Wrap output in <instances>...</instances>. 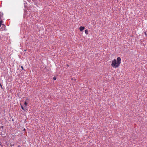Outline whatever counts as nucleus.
<instances>
[{
	"label": "nucleus",
	"mask_w": 147,
	"mask_h": 147,
	"mask_svg": "<svg viewBox=\"0 0 147 147\" xmlns=\"http://www.w3.org/2000/svg\"><path fill=\"white\" fill-rule=\"evenodd\" d=\"M121 63V59L120 57L117 58V61L115 59L113 60L112 62L111 65L114 68L119 67Z\"/></svg>",
	"instance_id": "1"
},
{
	"label": "nucleus",
	"mask_w": 147,
	"mask_h": 147,
	"mask_svg": "<svg viewBox=\"0 0 147 147\" xmlns=\"http://www.w3.org/2000/svg\"><path fill=\"white\" fill-rule=\"evenodd\" d=\"M84 28H85L84 27L80 26V31H83L84 29Z\"/></svg>",
	"instance_id": "2"
},
{
	"label": "nucleus",
	"mask_w": 147,
	"mask_h": 147,
	"mask_svg": "<svg viewBox=\"0 0 147 147\" xmlns=\"http://www.w3.org/2000/svg\"><path fill=\"white\" fill-rule=\"evenodd\" d=\"M3 13H2L1 12V13H0V17L1 18L2 17H3Z\"/></svg>",
	"instance_id": "3"
},
{
	"label": "nucleus",
	"mask_w": 147,
	"mask_h": 147,
	"mask_svg": "<svg viewBox=\"0 0 147 147\" xmlns=\"http://www.w3.org/2000/svg\"><path fill=\"white\" fill-rule=\"evenodd\" d=\"M85 33L86 34H88V30L87 29L85 30Z\"/></svg>",
	"instance_id": "4"
},
{
	"label": "nucleus",
	"mask_w": 147,
	"mask_h": 147,
	"mask_svg": "<svg viewBox=\"0 0 147 147\" xmlns=\"http://www.w3.org/2000/svg\"><path fill=\"white\" fill-rule=\"evenodd\" d=\"M3 22V21L2 20L1 21H0V27L1 26V25L2 23Z\"/></svg>",
	"instance_id": "5"
},
{
	"label": "nucleus",
	"mask_w": 147,
	"mask_h": 147,
	"mask_svg": "<svg viewBox=\"0 0 147 147\" xmlns=\"http://www.w3.org/2000/svg\"><path fill=\"white\" fill-rule=\"evenodd\" d=\"M24 105L26 106L27 105V103L26 101L24 102Z\"/></svg>",
	"instance_id": "6"
},
{
	"label": "nucleus",
	"mask_w": 147,
	"mask_h": 147,
	"mask_svg": "<svg viewBox=\"0 0 147 147\" xmlns=\"http://www.w3.org/2000/svg\"><path fill=\"white\" fill-rule=\"evenodd\" d=\"M21 107L22 109V110H24V108L23 107L22 105H21Z\"/></svg>",
	"instance_id": "7"
},
{
	"label": "nucleus",
	"mask_w": 147,
	"mask_h": 147,
	"mask_svg": "<svg viewBox=\"0 0 147 147\" xmlns=\"http://www.w3.org/2000/svg\"><path fill=\"white\" fill-rule=\"evenodd\" d=\"M56 79V78L55 77H54L53 78V80H54Z\"/></svg>",
	"instance_id": "8"
},
{
	"label": "nucleus",
	"mask_w": 147,
	"mask_h": 147,
	"mask_svg": "<svg viewBox=\"0 0 147 147\" xmlns=\"http://www.w3.org/2000/svg\"><path fill=\"white\" fill-rule=\"evenodd\" d=\"M144 34L146 36H147V33L146 32H145Z\"/></svg>",
	"instance_id": "9"
},
{
	"label": "nucleus",
	"mask_w": 147,
	"mask_h": 147,
	"mask_svg": "<svg viewBox=\"0 0 147 147\" xmlns=\"http://www.w3.org/2000/svg\"><path fill=\"white\" fill-rule=\"evenodd\" d=\"M0 86H1V88H2V85L0 83Z\"/></svg>",
	"instance_id": "10"
},
{
	"label": "nucleus",
	"mask_w": 147,
	"mask_h": 147,
	"mask_svg": "<svg viewBox=\"0 0 147 147\" xmlns=\"http://www.w3.org/2000/svg\"><path fill=\"white\" fill-rule=\"evenodd\" d=\"M21 68H22V70H23L24 69H23V67L22 66L21 67Z\"/></svg>",
	"instance_id": "11"
}]
</instances>
